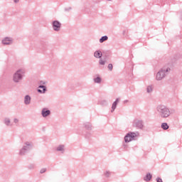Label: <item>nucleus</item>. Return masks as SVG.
Segmentation results:
<instances>
[{"mask_svg":"<svg viewBox=\"0 0 182 182\" xmlns=\"http://www.w3.org/2000/svg\"><path fill=\"white\" fill-rule=\"evenodd\" d=\"M158 111L161 113V117H168L170 116V110L164 106L159 107Z\"/></svg>","mask_w":182,"mask_h":182,"instance_id":"f257e3e1","label":"nucleus"},{"mask_svg":"<svg viewBox=\"0 0 182 182\" xmlns=\"http://www.w3.org/2000/svg\"><path fill=\"white\" fill-rule=\"evenodd\" d=\"M137 136H139L138 133H134V132L128 133L124 137L125 143H129V141H132V140H134V137H137Z\"/></svg>","mask_w":182,"mask_h":182,"instance_id":"f03ea898","label":"nucleus"},{"mask_svg":"<svg viewBox=\"0 0 182 182\" xmlns=\"http://www.w3.org/2000/svg\"><path fill=\"white\" fill-rule=\"evenodd\" d=\"M21 79H22V71L18 70L14 74V82H18L21 80Z\"/></svg>","mask_w":182,"mask_h":182,"instance_id":"7ed1b4c3","label":"nucleus"},{"mask_svg":"<svg viewBox=\"0 0 182 182\" xmlns=\"http://www.w3.org/2000/svg\"><path fill=\"white\" fill-rule=\"evenodd\" d=\"M60 23H59V21H55L53 23V28L54 29V31H59L60 29Z\"/></svg>","mask_w":182,"mask_h":182,"instance_id":"20e7f679","label":"nucleus"},{"mask_svg":"<svg viewBox=\"0 0 182 182\" xmlns=\"http://www.w3.org/2000/svg\"><path fill=\"white\" fill-rule=\"evenodd\" d=\"M163 77H164V71L161 70L156 74V79L157 80H161Z\"/></svg>","mask_w":182,"mask_h":182,"instance_id":"39448f33","label":"nucleus"},{"mask_svg":"<svg viewBox=\"0 0 182 182\" xmlns=\"http://www.w3.org/2000/svg\"><path fill=\"white\" fill-rule=\"evenodd\" d=\"M50 114V111L49 109H43L42 110V115L43 117H46V116H49Z\"/></svg>","mask_w":182,"mask_h":182,"instance_id":"423d86ee","label":"nucleus"},{"mask_svg":"<svg viewBox=\"0 0 182 182\" xmlns=\"http://www.w3.org/2000/svg\"><path fill=\"white\" fill-rule=\"evenodd\" d=\"M134 126L135 127H139V129H141V127H143V124L141 123V121L135 120Z\"/></svg>","mask_w":182,"mask_h":182,"instance_id":"0eeeda50","label":"nucleus"},{"mask_svg":"<svg viewBox=\"0 0 182 182\" xmlns=\"http://www.w3.org/2000/svg\"><path fill=\"white\" fill-rule=\"evenodd\" d=\"M2 43L4 45H10V43H12V40H11L9 38H6L2 41Z\"/></svg>","mask_w":182,"mask_h":182,"instance_id":"6e6552de","label":"nucleus"},{"mask_svg":"<svg viewBox=\"0 0 182 182\" xmlns=\"http://www.w3.org/2000/svg\"><path fill=\"white\" fill-rule=\"evenodd\" d=\"M117 103H119V99H117L116 101L112 104L111 112H114L116 107L117 106Z\"/></svg>","mask_w":182,"mask_h":182,"instance_id":"1a4fd4ad","label":"nucleus"},{"mask_svg":"<svg viewBox=\"0 0 182 182\" xmlns=\"http://www.w3.org/2000/svg\"><path fill=\"white\" fill-rule=\"evenodd\" d=\"M46 90V86H40L39 89L38 90V92L40 93H45Z\"/></svg>","mask_w":182,"mask_h":182,"instance_id":"9d476101","label":"nucleus"},{"mask_svg":"<svg viewBox=\"0 0 182 182\" xmlns=\"http://www.w3.org/2000/svg\"><path fill=\"white\" fill-rule=\"evenodd\" d=\"M95 58H102V52L101 51H95L94 53Z\"/></svg>","mask_w":182,"mask_h":182,"instance_id":"9b49d317","label":"nucleus"},{"mask_svg":"<svg viewBox=\"0 0 182 182\" xmlns=\"http://www.w3.org/2000/svg\"><path fill=\"white\" fill-rule=\"evenodd\" d=\"M25 103L26 105H29V103H31V97L29 96H26L25 97Z\"/></svg>","mask_w":182,"mask_h":182,"instance_id":"f8f14e48","label":"nucleus"},{"mask_svg":"<svg viewBox=\"0 0 182 182\" xmlns=\"http://www.w3.org/2000/svg\"><path fill=\"white\" fill-rule=\"evenodd\" d=\"M144 180L145 181H150V180H151V174H146V177L144 178Z\"/></svg>","mask_w":182,"mask_h":182,"instance_id":"ddd939ff","label":"nucleus"},{"mask_svg":"<svg viewBox=\"0 0 182 182\" xmlns=\"http://www.w3.org/2000/svg\"><path fill=\"white\" fill-rule=\"evenodd\" d=\"M107 39H108L107 36H102V37L100 39V43H103V42H105V41H107Z\"/></svg>","mask_w":182,"mask_h":182,"instance_id":"4468645a","label":"nucleus"},{"mask_svg":"<svg viewBox=\"0 0 182 182\" xmlns=\"http://www.w3.org/2000/svg\"><path fill=\"white\" fill-rule=\"evenodd\" d=\"M161 127L164 129V130H167V129H168V125L167 123H162Z\"/></svg>","mask_w":182,"mask_h":182,"instance_id":"2eb2a0df","label":"nucleus"},{"mask_svg":"<svg viewBox=\"0 0 182 182\" xmlns=\"http://www.w3.org/2000/svg\"><path fill=\"white\" fill-rule=\"evenodd\" d=\"M64 147H65V146H63V145H60L59 146H58L57 151H63Z\"/></svg>","mask_w":182,"mask_h":182,"instance_id":"dca6fc26","label":"nucleus"},{"mask_svg":"<svg viewBox=\"0 0 182 182\" xmlns=\"http://www.w3.org/2000/svg\"><path fill=\"white\" fill-rule=\"evenodd\" d=\"M94 80H95V83H100V82H102V78L97 77Z\"/></svg>","mask_w":182,"mask_h":182,"instance_id":"f3484780","label":"nucleus"},{"mask_svg":"<svg viewBox=\"0 0 182 182\" xmlns=\"http://www.w3.org/2000/svg\"><path fill=\"white\" fill-rule=\"evenodd\" d=\"M151 90H153V87H151V86H149L147 87V92L148 93H150L151 92Z\"/></svg>","mask_w":182,"mask_h":182,"instance_id":"a211bd4d","label":"nucleus"},{"mask_svg":"<svg viewBox=\"0 0 182 182\" xmlns=\"http://www.w3.org/2000/svg\"><path fill=\"white\" fill-rule=\"evenodd\" d=\"M108 69L109 70H113V65L112 64H109L108 65Z\"/></svg>","mask_w":182,"mask_h":182,"instance_id":"6ab92c4d","label":"nucleus"},{"mask_svg":"<svg viewBox=\"0 0 182 182\" xmlns=\"http://www.w3.org/2000/svg\"><path fill=\"white\" fill-rule=\"evenodd\" d=\"M105 63H106V62L103 60H100V65H105Z\"/></svg>","mask_w":182,"mask_h":182,"instance_id":"aec40b11","label":"nucleus"},{"mask_svg":"<svg viewBox=\"0 0 182 182\" xmlns=\"http://www.w3.org/2000/svg\"><path fill=\"white\" fill-rule=\"evenodd\" d=\"M157 182H163V180L160 178H156Z\"/></svg>","mask_w":182,"mask_h":182,"instance_id":"412c9836","label":"nucleus"},{"mask_svg":"<svg viewBox=\"0 0 182 182\" xmlns=\"http://www.w3.org/2000/svg\"><path fill=\"white\" fill-rule=\"evenodd\" d=\"M5 123H6V124H9V123H10L9 119H6Z\"/></svg>","mask_w":182,"mask_h":182,"instance_id":"4be33fe9","label":"nucleus"},{"mask_svg":"<svg viewBox=\"0 0 182 182\" xmlns=\"http://www.w3.org/2000/svg\"><path fill=\"white\" fill-rule=\"evenodd\" d=\"M105 176H107V177L109 176V172H106Z\"/></svg>","mask_w":182,"mask_h":182,"instance_id":"5701e85b","label":"nucleus"},{"mask_svg":"<svg viewBox=\"0 0 182 182\" xmlns=\"http://www.w3.org/2000/svg\"><path fill=\"white\" fill-rule=\"evenodd\" d=\"M45 171H46L45 169H44V170H41V173H45Z\"/></svg>","mask_w":182,"mask_h":182,"instance_id":"b1692460","label":"nucleus"},{"mask_svg":"<svg viewBox=\"0 0 182 182\" xmlns=\"http://www.w3.org/2000/svg\"><path fill=\"white\" fill-rule=\"evenodd\" d=\"M14 2H19V0H14Z\"/></svg>","mask_w":182,"mask_h":182,"instance_id":"393cba45","label":"nucleus"},{"mask_svg":"<svg viewBox=\"0 0 182 182\" xmlns=\"http://www.w3.org/2000/svg\"><path fill=\"white\" fill-rule=\"evenodd\" d=\"M15 123H18V119H14Z\"/></svg>","mask_w":182,"mask_h":182,"instance_id":"a878e982","label":"nucleus"},{"mask_svg":"<svg viewBox=\"0 0 182 182\" xmlns=\"http://www.w3.org/2000/svg\"><path fill=\"white\" fill-rule=\"evenodd\" d=\"M25 151V149H23L21 150V151Z\"/></svg>","mask_w":182,"mask_h":182,"instance_id":"bb28decb","label":"nucleus"}]
</instances>
